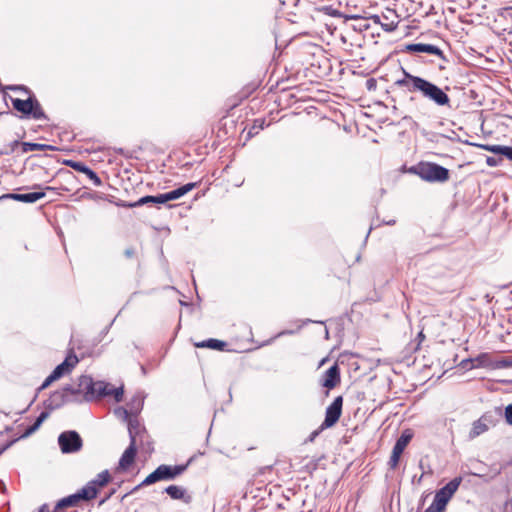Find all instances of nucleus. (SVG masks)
<instances>
[{"label":"nucleus","mask_w":512,"mask_h":512,"mask_svg":"<svg viewBox=\"0 0 512 512\" xmlns=\"http://www.w3.org/2000/svg\"><path fill=\"white\" fill-rule=\"evenodd\" d=\"M39 512H52L49 510V507L47 504H43L40 509H39Z\"/></svg>","instance_id":"a19ab883"},{"label":"nucleus","mask_w":512,"mask_h":512,"mask_svg":"<svg viewBox=\"0 0 512 512\" xmlns=\"http://www.w3.org/2000/svg\"><path fill=\"white\" fill-rule=\"evenodd\" d=\"M413 434L410 430H405L401 436L397 439L393 450L403 453L409 442L411 441Z\"/></svg>","instance_id":"4be33fe9"},{"label":"nucleus","mask_w":512,"mask_h":512,"mask_svg":"<svg viewBox=\"0 0 512 512\" xmlns=\"http://www.w3.org/2000/svg\"><path fill=\"white\" fill-rule=\"evenodd\" d=\"M24 151H44L46 149L54 150V147L39 143H24Z\"/></svg>","instance_id":"a878e982"},{"label":"nucleus","mask_w":512,"mask_h":512,"mask_svg":"<svg viewBox=\"0 0 512 512\" xmlns=\"http://www.w3.org/2000/svg\"><path fill=\"white\" fill-rule=\"evenodd\" d=\"M66 392L74 394L75 390L72 386L67 385L63 388V390L55 391L50 395V397L45 401L46 411H42L40 413L34 424L26 429L24 436H29L36 432L42 423L49 417L50 411L58 409L64 405L66 402Z\"/></svg>","instance_id":"7ed1b4c3"},{"label":"nucleus","mask_w":512,"mask_h":512,"mask_svg":"<svg viewBox=\"0 0 512 512\" xmlns=\"http://www.w3.org/2000/svg\"><path fill=\"white\" fill-rule=\"evenodd\" d=\"M434 505H436L437 507H439L440 509H442L443 511H445L446 509V506L448 504V502L444 499H440L438 498L437 496H434V500L432 502Z\"/></svg>","instance_id":"72a5a7b5"},{"label":"nucleus","mask_w":512,"mask_h":512,"mask_svg":"<svg viewBox=\"0 0 512 512\" xmlns=\"http://www.w3.org/2000/svg\"><path fill=\"white\" fill-rule=\"evenodd\" d=\"M2 453V450H0V454Z\"/></svg>","instance_id":"de8ad7c7"},{"label":"nucleus","mask_w":512,"mask_h":512,"mask_svg":"<svg viewBox=\"0 0 512 512\" xmlns=\"http://www.w3.org/2000/svg\"><path fill=\"white\" fill-rule=\"evenodd\" d=\"M401 455H402V453L397 452L392 449V454H391L389 462H388V465L391 469H395L397 467Z\"/></svg>","instance_id":"c756f323"},{"label":"nucleus","mask_w":512,"mask_h":512,"mask_svg":"<svg viewBox=\"0 0 512 512\" xmlns=\"http://www.w3.org/2000/svg\"><path fill=\"white\" fill-rule=\"evenodd\" d=\"M165 492L174 500H182L186 504L192 501V496L181 486L170 485L165 488Z\"/></svg>","instance_id":"a211bd4d"},{"label":"nucleus","mask_w":512,"mask_h":512,"mask_svg":"<svg viewBox=\"0 0 512 512\" xmlns=\"http://www.w3.org/2000/svg\"><path fill=\"white\" fill-rule=\"evenodd\" d=\"M195 346L198 348H210L214 350H223L226 346L224 341H220L217 339H208L199 343H195Z\"/></svg>","instance_id":"5701e85b"},{"label":"nucleus","mask_w":512,"mask_h":512,"mask_svg":"<svg viewBox=\"0 0 512 512\" xmlns=\"http://www.w3.org/2000/svg\"><path fill=\"white\" fill-rule=\"evenodd\" d=\"M89 198L90 199H96V198H98V196L97 195H89Z\"/></svg>","instance_id":"a18cd8bd"},{"label":"nucleus","mask_w":512,"mask_h":512,"mask_svg":"<svg viewBox=\"0 0 512 512\" xmlns=\"http://www.w3.org/2000/svg\"><path fill=\"white\" fill-rule=\"evenodd\" d=\"M424 512H444L442 509L431 503V505Z\"/></svg>","instance_id":"c9c22d12"},{"label":"nucleus","mask_w":512,"mask_h":512,"mask_svg":"<svg viewBox=\"0 0 512 512\" xmlns=\"http://www.w3.org/2000/svg\"><path fill=\"white\" fill-rule=\"evenodd\" d=\"M496 368H509L512 367V359L505 358L497 362Z\"/></svg>","instance_id":"2f4dec72"},{"label":"nucleus","mask_w":512,"mask_h":512,"mask_svg":"<svg viewBox=\"0 0 512 512\" xmlns=\"http://www.w3.org/2000/svg\"><path fill=\"white\" fill-rule=\"evenodd\" d=\"M9 89L10 90H22L25 93L30 94V90L27 87H25V86H10Z\"/></svg>","instance_id":"4c0bfd02"},{"label":"nucleus","mask_w":512,"mask_h":512,"mask_svg":"<svg viewBox=\"0 0 512 512\" xmlns=\"http://www.w3.org/2000/svg\"><path fill=\"white\" fill-rule=\"evenodd\" d=\"M78 359L76 356L67 357L61 364H59L52 373L44 380L39 390L46 389L51 383L60 379L64 374L69 373L70 370L77 364Z\"/></svg>","instance_id":"6e6552de"},{"label":"nucleus","mask_w":512,"mask_h":512,"mask_svg":"<svg viewBox=\"0 0 512 512\" xmlns=\"http://www.w3.org/2000/svg\"><path fill=\"white\" fill-rule=\"evenodd\" d=\"M103 487L104 486L100 485V483L98 481H96L95 479H92L81 490L87 491L89 493L88 495H89V501H90V500L96 498L99 490Z\"/></svg>","instance_id":"b1692460"},{"label":"nucleus","mask_w":512,"mask_h":512,"mask_svg":"<svg viewBox=\"0 0 512 512\" xmlns=\"http://www.w3.org/2000/svg\"><path fill=\"white\" fill-rule=\"evenodd\" d=\"M395 222H396L395 220H390V221H388L386 224H388V225H394V224H395Z\"/></svg>","instance_id":"c03bdc74"},{"label":"nucleus","mask_w":512,"mask_h":512,"mask_svg":"<svg viewBox=\"0 0 512 512\" xmlns=\"http://www.w3.org/2000/svg\"><path fill=\"white\" fill-rule=\"evenodd\" d=\"M395 84L405 88L409 93H419L424 99L439 107H450V98L447 93L436 84L419 76L403 71V78Z\"/></svg>","instance_id":"f257e3e1"},{"label":"nucleus","mask_w":512,"mask_h":512,"mask_svg":"<svg viewBox=\"0 0 512 512\" xmlns=\"http://www.w3.org/2000/svg\"><path fill=\"white\" fill-rule=\"evenodd\" d=\"M474 476H478V477H482L483 475L481 474H478V473H472Z\"/></svg>","instance_id":"49530a36"},{"label":"nucleus","mask_w":512,"mask_h":512,"mask_svg":"<svg viewBox=\"0 0 512 512\" xmlns=\"http://www.w3.org/2000/svg\"><path fill=\"white\" fill-rule=\"evenodd\" d=\"M505 419L509 425H512V403L505 408Z\"/></svg>","instance_id":"f704fd0d"},{"label":"nucleus","mask_w":512,"mask_h":512,"mask_svg":"<svg viewBox=\"0 0 512 512\" xmlns=\"http://www.w3.org/2000/svg\"><path fill=\"white\" fill-rule=\"evenodd\" d=\"M486 163L490 167H494L498 165V161L494 157H487Z\"/></svg>","instance_id":"e433bc0d"},{"label":"nucleus","mask_w":512,"mask_h":512,"mask_svg":"<svg viewBox=\"0 0 512 512\" xmlns=\"http://www.w3.org/2000/svg\"><path fill=\"white\" fill-rule=\"evenodd\" d=\"M461 482H462V477H455L450 482H448L444 487L439 489L436 492L435 496L449 502V500L452 498L454 493L458 490Z\"/></svg>","instance_id":"4468645a"},{"label":"nucleus","mask_w":512,"mask_h":512,"mask_svg":"<svg viewBox=\"0 0 512 512\" xmlns=\"http://www.w3.org/2000/svg\"><path fill=\"white\" fill-rule=\"evenodd\" d=\"M58 443L63 453H74L82 447V439L76 431H66L59 435Z\"/></svg>","instance_id":"1a4fd4ad"},{"label":"nucleus","mask_w":512,"mask_h":512,"mask_svg":"<svg viewBox=\"0 0 512 512\" xmlns=\"http://www.w3.org/2000/svg\"><path fill=\"white\" fill-rule=\"evenodd\" d=\"M11 103L13 108L20 112L25 118H32L34 120L47 119L41 104L34 96H29L26 100L11 98Z\"/></svg>","instance_id":"20e7f679"},{"label":"nucleus","mask_w":512,"mask_h":512,"mask_svg":"<svg viewBox=\"0 0 512 512\" xmlns=\"http://www.w3.org/2000/svg\"><path fill=\"white\" fill-rule=\"evenodd\" d=\"M340 382V371L337 364L331 366L323 375L322 385L328 389H333Z\"/></svg>","instance_id":"f3484780"},{"label":"nucleus","mask_w":512,"mask_h":512,"mask_svg":"<svg viewBox=\"0 0 512 512\" xmlns=\"http://www.w3.org/2000/svg\"><path fill=\"white\" fill-rule=\"evenodd\" d=\"M94 479L98 481L100 485L106 486L111 480V475L108 470H104L101 473H99Z\"/></svg>","instance_id":"c85d7f7f"},{"label":"nucleus","mask_w":512,"mask_h":512,"mask_svg":"<svg viewBox=\"0 0 512 512\" xmlns=\"http://www.w3.org/2000/svg\"><path fill=\"white\" fill-rule=\"evenodd\" d=\"M45 190H47V191H53V190H55V188L50 187V186H47V187H45Z\"/></svg>","instance_id":"37998d69"},{"label":"nucleus","mask_w":512,"mask_h":512,"mask_svg":"<svg viewBox=\"0 0 512 512\" xmlns=\"http://www.w3.org/2000/svg\"><path fill=\"white\" fill-rule=\"evenodd\" d=\"M484 149L495 154V155H501L507 158L509 161L512 162V147L511 146H504V145H486L484 146Z\"/></svg>","instance_id":"412c9836"},{"label":"nucleus","mask_w":512,"mask_h":512,"mask_svg":"<svg viewBox=\"0 0 512 512\" xmlns=\"http://www.w3.org/2000/svg\"><path fill=\"white\" fill-rule=\"evenodd\" d=\"M434 505H436L437 507H439L440 509H442L443 511H445L446 509V506L448 504V502L444 499H440L438 498L437 496H434V500L432 502Z\"/></svg>","instance_id":"473e14b6"},{"label":"nucleus","mask_w":512,"mask_h":512,"mask_svg":"<svg viewBox=\"0 0 512 512\" xmlns=\"http://www.w3.org/2000/svg\"><path fill=\"white\" fill-rule=\"evenodd\" d=\"M197 186V183H187L175 190L169 191L167 193H163L165 203L173 200H177L190 192Z\"/></svg>","instance_id":"aec40b11"},{"label":"nucleus","mask_w":512,"mask_h":512,"mask_svg":"<svg viewBox=\"0 0 512 512\" xmlns=\"http://www.w3.org/2000/svg\"><path fill=\"white\" fill-rule=\"evenodd\" d=\"M124 255L127 257V258H132L134 255H135V250L133 248H127L125 251H124Z\"/></svg>","instance_id":"ea45409f"},{"label":"nucleus","mask_w":512,"mask_h":512,"mask_svg":"<svg viewBox=\"0 0 512 512\" xmlns=\"http://www.w3.org/2000/svg\"><path fill=\"white\" fill-rule=\"evenodd\" d=\"M88 494L89 493L87 491H82L80 489L78 492L60 499L56 503L52 512H61L62 510L66 509V508L77 507L81 501H89Z\"/></svg>","instance_id":"9b49d317"},{"label":"nucleus","mask_w":512,"mask_h":512,"mask_svg":"<svg viewBox=\"0 0 512 512\" xmlns=\"http://www.w3.org/2000/svg\"><path fill=\"white\" fill-rule=\"evenodd\" d=\"M80 391L84 392L87 401L110 395L109 384L104 381H94L89 376H82L79 380Z\"/></svg>","instance_id":"39448f33"},{"label":"nucleus","mask_w":512,"mask_h":512,"mask_svg":"<svg viewBox=\"0 0 512 512\" xmlns=\"http://www.w3.org/2000/svg\"><path fill=\"white\" fill-rule=\"evenodd\" d=\"M67 164L74 170L87 175V177L94 183L95 186L102 185L100 177L84 163L77 161H68Z\"/></svg>","instance_id":"2eb2a0df"},{"label":"nucleus","mask_w":512,"mask_h":512,"mask_svg":"<svg viewBox=\"0 0 512 512\" xmlns=\"http://www.w3.org/2000/svg\"><path fill=\"white\" fill-rule=\"evenodd\" d=\"M415 173L428 182H445L449 179V170L436 163H420L415 168Z\"/></svg>","instance_id":"423d86ee"},{"label":"nucleus","mask_w":512,"mask_h":512,"mask_svg":"<svg viewBox=\"0 0 512 512\" xmlns=\"http://www.w3.org/2000/svg\"><path fill=\"white\" fill-rule=\"evenodd\" d=\"M385 31H392L395 29V26L394 25H388V24H385L383 25Z\"/></svg>","instance_id":"79ce46f5"},{"label":"nucleus","mask_w":512,"mask_h":512,"mask_svg":"<svg viewBox=\"0 0 512 512\" xmlns=\"http://www.w3.org/2000/svg\"><path fill=\"white\" fill-rule=\"evenodd\" d=\"M146 204H157V205L165 204L163 194H158L155 196L147 195V196L141 197L139 200H137L135 202L125 203L122 206L134 208V207H139V206L146 205Z\"/></svg>","instance_id":"6ab92c4d"},{"label":"nucleus","mask_w":512,"mask_h":512,"mask_svg":"<svg viewBox=\"0 0 512 512\" xmlns=\"http://www.w3.org/2000/svg\"><path fill=\"white\" fill-rule=\"evenodd\" d=\"M44 196H45V192H43V191L31 192V193H25V194L9 193V194L2 195L0 197V201L3 199H12V200L24 202V203H34V202L42 199Z\"/></svg>","instance_id":"ddd939ff"},{"label":"nucleus","mask_w":512,"mask_h":512,"mask_svg":"<svg viewBox=\"0 0 512 512\" xmlns=\"http://www.w3.org/2000/svg\"><path fill=\"white\" fill-rule=\"evenodd\" d=\"M487 359H488V355L483 353V354L478 355L475 359H470L468 361L473 363L472 367L477 368V367L486 366Z\"/></svg>","instance_id":"cd10ccee"},{"label":"nucleus","mask_w":512,"mask_h":512,"mask_svg":"<svg viewBox=\"0 0 512 512\" xmlns=\"http://www.w3.org/2000/svg\"><path fill=\"white\" fill-rule=\"evenodd\" d=\"M115 414L118 417L123 418L128 423L130 419H136L138 421L137 417L130 412V409L118 408L115 410Z\"/></svg>","instance_id":"bb28decb"},{"label":"nucleus","mask_w":512,"mask_h":512,"mask_svg":"<svg viewBox=\"0 0 512 512\" xmlns=\"http://www.w3.org/2000/svg\"><path fill=\"white\" fill-rule=\"evenodd\" d=\"M343 398L338 396L334 401L326 408L325 419L322 422L320 429L324 430L334 426L339 420L342 414Z\"/></svg>","instance_id":"9d476101"},{"label":"nucleus","mask_w":512,"mask_h":512,"mask_svg":"<svg viewBox=\"0 0 512 512\" xmlns=\"http://www.w3.org/2000/svg\"><path fill=\"white\" fill-rule=\"evenodd\" d=\"M143 402H144V398L142 395L138 394V395L134 396L128 404L130 412L136 416L142 409Z\"/></svg>","instance_id":"393cba45"},{"label":"nucleus","mask_w":512,"mask_h":512,"mask_svg":"<svg viewBox=\"0 0 512 512\" xmlns=\"http://www.w3.org/2000/svg\"><path fill=\"white\" fill-rule=\"evenodd\" d=\"M186 469L185 465H165L158 466L141 483L142 486H148L162 480H173L181 475Z\"/></svg>","instance_id":"0eeeda50"},{"label":"nucleus","mask_w":512,"mask_h":512,"mask_svg":"<svg viewBox=\"0 0 512 512\" xmlns=\"http://www.w3.org/2000/svg\"><path fill=\"white\" fill-rule=\"evenodd\" d=\"M146 435L145 428L141 426L136 419L129 420V437L130 444L122 454L119 460V467L123 470L127 469L134 462L138 442L142 443Z\"/></svg>","instance_id":"f03ea898"},{"label":"nucleus","mask_w":512,"mask_h":512,"mask_svg":"<svg viewBox=\"0 0 512 512\" xmlns=\"http://www.w3.org/2000/svg\"><path fill=\"white\" fill-rule=\"evenodd\" d=\"M406 50L413 53H428L432 55H437L442 57L443 52L442 50L432 44H424V43H415V44H409L406 46Z\"/></svg>","instance_id":"dca6fc26"},{"label":"nucleus","mask_w":512,"mask_h":512,"mask_svg":"<svg viewBox=\"0 0 512 512\" xmlns=\"http://www.w3.org/2000/svg\"><path fill=\"white\" fill-rule=\"evenodd\" d=\"M321 431H322V430H321L320 428H319V429H317V430H315V431H313V432L310 434V436H309V438H308V441L313 442V441L315 440V438L320 434V432H321Z\"/></svg>","instance_id":"58836bf2"},{"label":"nucleus","mask_w":512,"mask_h":512,"mask_svg":"<svg viewBox=\"0 0 512 512\" xmlns=\"http://www.w3.org/2000/svg\"><path fill=\"white\" fill-rule=\"evenodd\" d=\"M109 391H110V395H113L116 402H120L123 398V394H124V390L122 387H119V388H110L109 387Z\"/></svg>","instance_id":"7c9ffc66"},{"label":"nucleus","mask_w":512,"mask_h":512,"mask_svg":"<svg viewBox=\"0 0 512 512\" xmlns=\"http://www.w3.org/2000/svg\"><path fill=\"white\" fill-rule=\"evenodd\" d=\"M494 420L492 415L484 414L478 420L472 423V428L469 432V438L474 439L481 434L489 430L490 427L494 426Z\"/></svg>","instance_id":"f8f14e48"}]
</instances>
